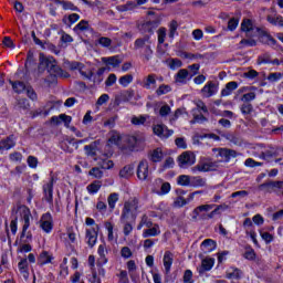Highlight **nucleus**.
Wrapping results in <instances>:
<instances>
[{"label": "nucleus", "instance_id": "obj_1", "mask_svg": "<svg viewBox=\"0 0 283 283\" xmlns=\"http://www.w3.org/2000/svg\"><path fill=\"white\" fill-rule=\"evenodd\" d=\"M39 67L40 70L41 67L46 69L50 74H54V76H59L60 78H70V73L63 71L53 56H45L43 53H40Z\"/></svg>", "mask_w": 283, "mask_h": 283}, {"label": "nucleus", "instance_id": "obj_2", "mask_svg": "<svg viewBox=\"0 0 283 283\" xmlns=\"http://www.w3.org/2000/svg\"><path fill=\"white\" fill-rule=\"evenodd\" d=\"M19 209L21 213V219L24 222L22 226L20 240L24 243H28L32 240V232L28 231V229H30V218H32V212L30 211V208L25 206H20Z\"/></svg>", "mask_w": 283, "mask_h": 283}, {"label": "nucleus", "instance_id": "obj_3", "mask_svg": "<svg viewBox=\"0 0 283 283\" xmlns=\"http://www.w3.org/2000/svg\"><path fill=\"white\" fill-rule=\"evenodd\" d=\"M136 211H138V200L133 199L126 201L124 203L119 220H129V216H132L133 220L135 221L137 216Z\"/></svg>", "mask_w": 283, "mask_h": 283}, {"label": "nucleus", "instance_id": "obj_4", "mask_svg": "<svg viewBox=\"0 0 283 283\" xmlns=\"http://www.w3.org/2000/svg\"><path fill=\"white\" fill-rule=\"evenodd\" d=\"M179 167L187 169L191 165H196V155L191 151H185L178 157Z\"/></svg>", "mask_w": 283, "mask_h": 283}, {"label": "nucleus", "instance_id": "obj_5", "mask_svg": "<svg viewBox=\"0 0 283 283\" xmlns=\"http://www.w3.org/2000/svg\"><path fill=\"white\" fill-rule=\"evenodd\" d=\"M44 199L49 205L54 202V177H51L50 181L43 186Z\"/></svg>", "mask_w": 283, "mask_h": 283}, {"label": "nucleus", "instance_id": "obj_6", "mask_svg": "<svg viewBox=\"0 0 283 283\" xmlns=\"http://www.w3.org/2000/svg\"><path fill=\"white\" fill-rule=\"evenodd\" d=\"M137 178L138 180H147L149 178V161L143 159L137 166Z\"/></svg>", "mask_w": 283, "mask_h": 283}, {"label": "nucleus", "instance_id": "obj_7", "mask_svg": "<svg viewBox=\"0 0 283 283\" xmlns=\"http://www.w3.org/2000/svg\"><path fill=\"white\" fill-rule=\"evenodd\" d=\"M153 132L159 138H169V136H174V130L167 128V126L163 124L155 125Z\"/></svg>", "mask_w": 283, "mask_h": 283}, {"label": "nucleus", "instance_id": "obj_8", "mask_svg": "<svg viewBox=\"0 0 283 283\" xmlns=\"http://www.w3.org/2000/svg\"><path fill=\"white\" fill-rule=\"evenodd\" d=\"M53 227L52 214L50 212L44 213L40 220V228L44 233H51Z\"/></svg>", "mask_w": 283, "mask_h": 283}, {"label": "nucleus", "instance_id": "obj_9", "mask_svg": "<svg viewBox=\"0 0 283 283\" xmlns=\"http://www.w3.org/2000/svg\"><path fill=\"white\" fill-rule=\"evenodd\" d=\"M160 25V20H149L144 22L140 27L139 30L144 32L145 34H154V30Z\"/></svg>", "mask_w": 283, "mask_h": 283}, {"label": "nucleus", "instance_id": "obj_10", "mask_svg": "<svg viewBox=\"0 0 283 283\" xmlns=\"http://www.w3.org/2000/svg\"><path fill=\"white\" fill-rule=\"evenodd\" d=\"M256 32L259 33V36L261 39V43H264L265 45H271L273 48V45H276L277 41L275 40V38L271 36V34H269V32L256 28Z\"/></svg>", "mask_w": 283, "mask_h": 283}, {"label": "nucleus", "instance_id": "obj_11", "mask_svg": "<svg viewBox=\"0 0 283 283\" xmlns=\"http://www.w3.org/2000/svg\"><path fill=\"white\" fill-rule=\"evenodd\" d=\"M85 238H86V243L92 249L94 248V245L96 244V241L98 240V231L94 228L86 229Z\"/></svg>", "mask_w": 283, "mask_h": 283}, {"label": "nucleus", "instance_id": "obj_12", "mask_svg": "<svg viewBox=\"0 0 283 283\" xmlns=\"http://www.w3.org/2000/svg\"><path fill=\"white\" fill-rule=\"evenodd\" d=\"M127 145L130 149H136L138 147H143V143H145V137L143 136H128L126 138Z\"/></svg>", "mask_w": 283, "mask_h": 283}, {"label": "nucleus", "instance_id": "obj_13", "mask_svg": "<svg viewBox=\"0 0 283 283\" xmlns=\"http://www.w3.org/2000/svg\"><path fill=\"white\" fill-rule=\"evenodd\" d=\"M218 92V85H216V83L213 82H208L203 88L201 90V94L206 97V98H211V96H213V94H217Z\"/></svg>", "mask_w": 283, "mask_h": 283}, {"label": "nucleus", "instance_id": "obj_14", "mask_svg": "<svg viewBox=\"0 0 283 283\" xmlns=\"http://www.w3.org/2000/svg\"><path fill=\"white\" fill-rule=\"evenodd\" d=\"M171 264H174V253L170 251H166L164 254V269L166 275H169L171 273Z\"/></svg>", "mask_w": 283, "mask_h": 283}, {"label": "nucleus", "instance_id": "obj_15", "mask_svg": "<svg viewBox=\"0 0 283 283\" xmlns=\"http://www.w3.org/2000/svg\"><path fill=\"white\" fill-rule=\"evenodd\" d=\"M163 158H165V155L163 154L161 148H156L148 153V159L150 163H163Z\"/></svg>", "mask_w": 283, "mask_h": 283}, {"label": "nucleus", "instance_id": "obj_16", "mask_svg": "<svg viewBox=\"0 0 283 283\" xmlns=\"http://www.w3.org/2000/svg\"><path fill=\"white\" fill-rule=\"evenodd\" d=\"M189 76V71L186 69H180L175 75V83L178 85H185L187 83V77Z\"/></svg>", "mask_w": 283, "mask_h": 283}, {"label": "nucleus", "instance_id": "obj_17", "mask_svg": "<svg viewBox=\"0 0 283 283\" xmlns=\"http://www.w3.org/2000/svg\"><path fill=\"white\" fill-rule=\"evenodd\" d=\"M219 156H221V158H224L226 163H229L231 158H238V151L229 148H221L219 150Z\"/></svg>", "mask_w": 283, "mask_h": 283}, {"label": "nucleus", "instance_id": "obj_18", "mask_svg": "<svg viewBox=\"0 0 283 283\" xmlns=\"http://www.w3.org/2000/svg\"><path fill=\"white\" fill-rule=\"evenodd\" d=\"M213 264H216L214 259H203L201 261V268L199 269V275L207 273V271H211V269H213Z\"/></svg>", "mask_w": 283, "mask_h": 283}, {"label": "nucleus", "instance_id": "obj_19", "mask_svg": "<svg viewBox=\"0 0 283 283\" xmlns=\"http://www.w3.org/2000/svg\"><path fill=\"white\" fill-rule=\"evenodd\" d=\"M14 145H17V142H14V135H10L0 142V149L8 151V149H12Z\"/></svg>", "mask_w": 283, "mask_h": 283}, {"label": "nucleus", "instance_id": "obj_20", "mask_svg": "<svg viewBox=\"0 0 283 283\" xmlns=\"http://www.w3.org/2000/svg\"><path fill=\"white\" fill-rule=\"evenodd\" d=\"M134 96H135L134 90L129 88L126 91H122L116 97V101H123L124 103H129V101H132Z\"/></svg>", "mask_w": 283, "mask_h": 283}, {"label": "nucleus", "instance_id": "obj_21", "mask_svg": "<svg viewBox=\"0 0 283 283\" xmlns=\"http://www.w3.org/2000/svg\"><path fill=\"white\" fill-rule=\"evenodd\" d=\"M156 235H160V226L158 224L143 231V238H156Z\"/></svg>", "mask_w": 283, "mask_h": 283}, {"label": "nucleus", "instance_id": "obj_22", "mask_svg": "<svg viewBox=\"0 0 283 283\" xmlns=\"http://www.w3.org/2000/svg\"><path fill=\"white\" fill-rule=\"evenodd\" d=\"M98 165L102 169H113L114 168V161L111 159H107V154H103L98 158Z\"/></svg>", "mask_w": 283, "mask_h": 283}, {"label": "nucleus", "instance_id": "obj_23", "mask_svg": "<svg viewBox=\"0 0 283 283\" xmlns=\"http://www.w3.org/2000/svg\"><path fill=\"white\" fill-rule=\"evenodd\" d=\"M216 205H201L193 209L192 211V220H198V216H200L201 211H211Z\"/></svg>", "mask_w": 283, "mask_h": 283}, {"label": "nucleus", "instance_id": "obj_24", "mask_svg": "<svg viewBox=\"0 0 283 283\" xmlns=\"http://www.w3.org/2000/svg\"><path fill=\"white\" fill-rule=\"evenodd\" d=\"M135 50H139V52H142V50L146 46V45H151V41L149 40V36L146 35L144 38H139L135 41Z\"/></svg>", "mask_w": 283, "mask_h": 283}, {"label": "nucleus", "instance_id": "obj_25", "mask_svg": "<svg viewBox=\"0 0 283 283\" xmlns=\"http://www.w3.org/2000/svg\"><path fill=\"white\" fill-rule=\"evenodd\" d=\"M102 63H105L106 65H112L113 67H118V65L123 63V60H120L118 55H114L109 57H103Z\"/></svg>", "mask_w": 283, "mask_h": 283}, {"label": "nucleus", "instance_id": "obj_26", "mask_svg": "<svg viewBox=\"0 0 283 283\" xmlns=\"http://www.w3.org/2000/svg\"><path fill=\"white\" fill-rule=\"evenodd\" d=\"M238 87V82H229L226 84V87L221 91V96H231L235 88Z\"/></svg>", "mask_w": 283, "mask_h": 283}, {"label": "nucleus", "instance_id": "obj_27", "mask_svg": "<svg viewBox=\"0 0 283 283\" xmlns=\"http://www.w3.org/2000/svg\"><path fill=\"white\" fill-rule=\"evenodd\" d=\"M140 56H143L144 61H151L154 56V49H151V44H147L142 51H139Z\"/></svg>", "mask_w": 283, "mask_h": 283}, {"label": "nucleus", "instance_id": "obj_28", "mask_svg": "<svg viewBox=\"0 0 283 283\" xmlns=\"http://www.w3.org/2000/svg\"><path fill=\"white\" fill-rule=\"evenodd\" d=\"M190 187H207V178H202L200 176L190 177Z\"/></svg>", "mask_w": 283, "mask_h": 283}, {"label": "nucleus", "instance_id": "obj_29", "mask_svg": "<svg viewBox=\"0 0 283 283\" xmlns=\"http://www.w3.org/2000/svg\"><path fill=\"white\" fill-rule=\"evenodd\" d=\"M241 32H245L247 36H251V32H253V22L249 19L243 20L241 23Z\"/></svg>", "mask_w": 283, "mask_h": 283}, {"label": "nucleus", "instance_id": "obj_30", "mask_svg": "<svg viewBox=\"0 0 283 283\" xmlns=\"http://www.w3.org/2000/svg\"><path fill=\"white\" fill-rule=\"evenodd\" d=\"M18 269L21 273V275H23V277L28 279L30 275V272L28 271V259H22L19 263H18Z\"/></svg>", "mask_w": 283, "mask_h": 283}, {"label": "nucleus", "instance_id": "obj_31", "mask_svg": "<svg viewBox=\"0 0 283 283\" xmlns=\"http://www.w3.org/2000/svg\"><path fill=\"white\" fill-rule=\"evenodd\" d=\"M195 171H213V163H201L195 166Z\"/></svg>", "mask_w": 283, "mask_h": 283}, {"label": "nucleus", "instance_id": "obj_32", "mask_svg": "<svg viewBox=\"0 0 283 283\" xmlns=\"http://www.w3.org/2000/svg\"><path fill=\"white\" fill-rule=\"evenodd\" d=\"M118 83L119 85H122V87H128L130 83H134V75L126 74L124 76H120Z\"/></svg>", "mask_w": 283, "mask_h": 283}, {"label": "nucleus", "instance_id": "obj_33", "mask_svg": "<svg viewBox=\"0 0 283 283\" xmlns=\"http://www.w3.org/2000/svg\"><path fill=\"white\" fill-rule=\"evenodd\" d=\"M10 84L12 85V88L17 94H21V92H25L28 90V86L23 82L10 81Z\"/></svg>", "mask_w": 283, "mask_h": 283}, {"label": "nucleus", "instance_id": "obj_34", "mask_svg": "<svg viewBox=\"0 0 283 283\" xmlns=\"http://www.w3.org/2000/svg\"><path fill=\"white\" fill-rule=\"evenodd\" d=\"M133 175H134V166H132V165L125 166V167L119 171L120 178H132Z\"/></svg>", "mask_w": 283, "mask_h": 283}, {"label": "nucleus", "instance_id": "obj_35", "mask_svg": "<svg viewBox=\"0 0 283 283\" xmlns=\"http://www.w3.org/2000/svg\"><path fill=\"white\" fill-rule=\"evenodd\" d=\"M177 184L181 187H191V177L189 175H181L177 178Z\"/></svg>", "mask_w": 283, "mask_h": 283}, {"label": "nucleus", "instance_id": "obj_36", "mask_svg": "<svg viewBox=\"0 0 283 283\" xmlns=\"http://www.w3.org/2000/svg\"><path fill=\"white\" fill-rule=\"evenodd\" d=\"M120 223L124 224L123 227V233L124 235H130L132 231H134V224L132 222L127 221V219L120 220Z\"/></svg>", "mask_w": 283, "mask_h": 283}, {"label": "nucleus", "instance_id": "obj_37", "mask_svg": "<svg viewBox=\"0 0 283 283\" xmlns=\"http://www.w3.org/2000/svg\"><path fill=\"white\" fill-rule=\"evenodd\" d=\"M101 181H94L92 184H90L86 189L88 191V193H91L92 196H94V193H98V191L101 190Z\"/></svg>", "mask_w": 283, "mask_h": 283}, {"label": "nucleus", "instance_id": "obj_38", "mask_svg": "<svg viewBox=\"0 0 283 283\" xmlns=\"http://www.w3.org/2000/svg\"><path fill=\"white\" fill-rule=\"evenodd\" d=\"M266 19H268L269 23H271L272 25H280V28H283V17L282 15H277V17L268 15Z\"/></svg>", "mask_w": 283, "mask_h": 283}, {"label": "nucleus", "instance_id": "obj_39", "mask_svg": "<svg viewBox=\"0 0 283 283\" xmlns=\"http://www.w3.org/2000/svg\"><path fill=\"white\" fill-rule=\"evenodd\" d=\"M118 200V193L113 192L108 196L107 198V202H108V207L112 211H114V209H116V201Z\"/></svg>", "mask_w": 283, "mask_h": 283}, {"label": "nucleus", "instance_id": "obj_40", "mask_svg": "<svg viewBox=\"0 0 283 283\" xmlns=\"http://www.w3.org/2000/svg\"><path fill=\"white\" fill-rule=\"evenodd\" d=\"M240 48H255L258 41L254 39H242L239 43Z\"/></svg>", "mask_w": 283, "mask_h": 283}, {"label": "nucleus", "instance_id": "obj_41", "mask_svg": "<svg viewBox=\"0 0 283 283\" xmlns=\"http://www.w3.org/2000/svg\"><path fill=\"white\" fill-rule=\"evenodd\" d=\"M256 94L253 91H250L249 93H245L241 96L240 101L242 103H251V101H255Z\"/></svg>", "mask_w": 283, "mask_h": 283}, {"label": "nucleus", "instance_id": "obj_42", "mask_svg": "<svg viewBox=\"0 0 283 283\" xmlns=\"http://www.w3.org/2000/svg\"><path fill=\"white\" fill-rule=\"evenodd\" d=\"M105 229L108 231L107 240L108 242L114 241V224L109 221H106L104 223Z\"/></svg>", "mask_w": 283, "mask_h": 283}, {"label": "nucleus", "instance_id": "obj_43", "mask_svg": "<svg viewBox=\"0 0 283 283\" xmlns=\"http://www.w3.org/2000/svg\"><path fill=\"white\" fill-rule=\"evenodd\" d=\"M153 85H156V75L150 74V75L147 76L143 87L145 90H151Z\"/></svg>", "mask_w": 283, "mask_h": 283}, {"label": "nucleus", "instance_id": "obj_44", "mask_svg": "<svg viewBox=\"0 0 283 283\" xmlns=\"http://www.w3.org/2000/svg\"><path fill=\"white\" fill-rule=\"evenodd\" d=\"M85 30H90V23L85 20L80 21L74 28V32H85Z\"/></svg>", "mask_w": 283, "mask_h": 283}, {"label": "nucleus", "instance_id": "obj_45", "mask_svg": "<svg viewBox=\"0 0 283 283\" xmlns=\"http://www.w3.org/2000/svg\"><path fill=\"white\" fill-rule=\"evenodd\" d=\"M201 247H203V249H207V251H213L216 250V241H213V239H206L201 243Z\"/></svg>", "mask_w": 283, "mask_h": 283}, {"label": "nucleus", "instance_id": "obj_46", "mask_svg": "<svg viewBox=\"0 0 283 283\" xmlns=\"http://www.w3.org/2000/svg\"><path fill=\"white\" fill-rule=\"evenodd\" d=\"M228 280H240L242 277V271L240 269H233L232 272L227 273Z\"/></svg>", "mask_w": 283, "mask_h": 283}, {"label": "nucleus", "instance_id": "obj_47", "mask_svg": "<svg viewBox=\"0 0 283 283\" xmlns=\"http://www.w3.org/2000/svg\"><path fill=\"white\" fill-rule=\"evenodd\" d=\"M17 107L18 109H23L25 112L30 109V102L25 98L18 99Z\"/></svg>", "mask_w": 283, "mask_h": 283}, {"label": "nucleus", "instance_id": "obj_48", "mask_svg": "<svg viewBox=\"0 0 283 283\" xmlns=\"http://www.w3.org/2000/svg\"><path fill=\"white\" fill-rule=\"evenodd\" d=\"M176 32H178V21L172 20L169 24V38L174 39V36H176Z\"/></svg>", "mask_w": 283, "mask_h": 283}, {"label": "nucleus", "instance_id": "obj_49", "mask_svg": "<svg viewBox=\"0 0 283 283\" xmlns=\"http://www.w3.org/2000/svg\"><path fill=\"white\" fill-rule=\"evenodd\" d=\"M157 34H158V43L159 45H163V43H165V39L167 38V29L159 28L157 31Z\"/></svg>", "mask_w": 283, "mask_h": 283}, {"label": "nucleus", "instance_id": "obj_50", "mask_svg": "<svg viewBox=\"0 0 283 283\" xmlns=\"http://www.w3.org/2000/svg\"><path fill=\"white\" fill-rule=\"evenodd\" d=\"M66 66L69 67V70H78V72H81V70L85 67V65L81 62H66Z\"/></svg>", "mask_w": 283, "mask_h": 283}, {"label": "nucleus", "instance_id": "obj_51", "mask_svg": "<svg viewBox=\"0 0 283 283\" xmlns=\"http://www.w3.org/2000/svg\"><path fill=\"white\" fill-rule=\"evenodd\" d=\"M169 92H171V86L163 84L157 88L156 94L157 96H163L169 94Z\"/></svg>", "mask_w": 283, "mask_h": 283}, {"label": "nucleus", "instance_id": "obj_52", "mask_svg": "<svg viewBox=\"0 0 283 283\" xmlns=\"http://www.w3.org/2000/svg\"><path fill=\"white\" fill-rule=\"evenodd\" d=\"M98 45L102 48H112V39L107 36H102L97 40Z\"/></svg>", "mask_w": 283, "mask_h": 283}, {"label": "nucleus", "instance_id": "obj_53", "mask_svg": "<svg viewBox=\"0 0 283 283\" xmlns=\"http://www.w3.org/2000/svg\"><path fill=\"white\" fill-rule=\"evenodd\" d=\"M282 77H283V73H280V72L270 73L268 75V81H270V83H277V81H280Z\"/></svg>", "mask_w": 283, "mask_h": 283}, {"label": "nucleus", "instance_id": "obj_54", "mask_svg": "<svg viewBox=\"0 0 283 283\" xmlns=\"http://www.w3.org/2000/svg\"><path fill=\"white\" fill-rule=\"evenodd\" d=\"M253 112V104L244 103L241 105V114L249 115Z\"/></svg>", "mask_w": 283, "mask_h": 283}, {"label": "nucleus", "instance_id": "obj_55", "mask_svg": "<svg viewBox=\"0 0 283 283\" xmlns=\"http://www.w3.org/2000/svg\"><path fill=\"white\" fill-rule=\"evenodd\" d=\"M120 255L125 260H129V258H132L134 253L132 252V249H129V247H123L120 250Z\"/></svg>", "mask_w": 283, "mask_h": 283}, {"label": "nucleus", "instance_id": "obj_56", "mask_svg": "<svg viewBox=\"0 0 283 283\" xmlns=\"http://www.w3.org/2000/svg\"><path fill=\"white\" fill-rule=\"evenodd\" d=\"M97 253L102 258L104 264H107V258H105V255H107V249H105V244L98 247Z\"/></svg>", "mask_w": 283, "mask_h": 283}, {"label": "nucleus", "instance_id": "obj_57", "mask_svg": "<svg viewBox=\"0 0 283 283\" xmlns=\"http://www.w3.org/2000/svg\"><path fill=\"white\" fill-rule=\"evenodd\" d=\"M260 235L266 244H271V242H273V240H274L273 234H271L269 232L260 231Z\"/></svg>", "mask_w": 283, "mask_h": 283}, {"label": "nucleus", "instance_id": "obj_58", "mask_svg": "<svg viewBox=\"0 0 283 283\" xmlns=\"http://www.w3.org/2000/svg\"><path fill=\"white\" fill-rule=\"evenodd\" d=\"M88 174L90 176H93V178H97V179L103 178V170H101V168L98 167L92 168Z\"/></svg>", "mask_w": 283, "mask_h": 283}, {"label": "nucleus", "instance_id": "obj_59", "mask_svg": "<svg viewBox=\"0 0 283 283\" xmlns=\"http://www.w3.org/2000/svg\"><path fill=\"white\" fill-rule=\"evenodd\" d=\"M116 81H118V77L116 76V74L114 73L109 74L105 81L106 87H112L116 83Z\"/></svg>", "mask_w": 283, "mask_h": 283}, {"label": "nucleus", "instance_id": "obj_60", "mask_svg": "<svg viewBox=\"0 0 283 283\" xmlns=\"http://www.w3.org/2000/svg\"><path fill=\"white\" fill-rule=\"evenodd\" d=\"M25 92H27V96L31 101H36L39 98L38 95H36V92L34 91V88H32V86L28 85Z\"/></svg>", "mask_w": 283, "mask_h": 283}, {"label": "nucleus", "instance_id": "obj_61", "mask_svg": "<svg viewBox=\"0 0 283 283\" xmlns=\"http://www.w3.org/2000/svg\"><path fill=\"white\" fill-rule=\"evenodd\" d=\"M84 150L86 151L87 156H96V145L94 144L84 146Z\"/></svg>", "mask_w": 283, "mask_h": 283}, {"label": "nucleus", "instance_id": "obj_62", "mask_svg": "<svg viewBox=\"0 0 283 283\" xmlns=\"http://www.w3.org/2000/svg\"><path fill=\"white\" fill-rule=\"evenodd\" d=\"M244 165H245V167H251V168H253V167H262V163H260V161H255V159H253V158H248L245 161H244Z\"/></svg>", "mask_w": 283, "mask_h": 283}, {"label": "nucleus", "instance_id": "obj_63", "mask_svg": "<svg viewBox=\"0 0 283 283\" xmlns=\"http://www.w3.org/2000/svg\"><path fill=\"white\" fill-rule=\"evenodd\" d=\"M184 283H193V272H191V270L185 271Z\"/></svg>", "mask_w": 283, "mask_h": 283}, {"label": "nucleus", "instance_id": "obj_64", "mask_svg": "<svg viewBox=\"0 0 283 283\" xmlns=\"http://www.w3.org/2000/svg\"><path fill=\"white\" fill-rule=\"evenodd\" d=\"M184 59H205V55L200 53L191 54L187 52H182L181 55Z\"/></svg>", "mask_w": 283, "mask_h": 283}]
</instances>
